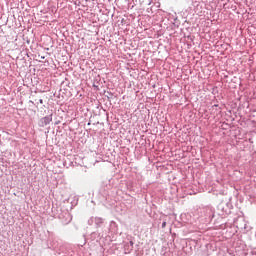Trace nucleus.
<instances>
[{
  "label": "nucleus",
  "mask_w": 256,
  "mask_h": 256,
  "mask_svg": "<svg viewBox=\"0 0 256 256\" xmlns=\"http://www.w3.org/2000/svg\"><path fill=\"white\" fill-rule=\"evenodd\" d=\"M53 121V116H45L40 119L39 121V127H46V125H49Z\"/></svg>",
  "instance_id": "nucleus-1"
},
{
  "label": "nucleus",
  "mask_w": 256,
  "mask_h": 256,
  "mask_svg": "<svg viewBox=\"0 0 256 256\" xmlns=\"http://www.w3.org/2000/svg\"><path fill=\"white\" fill-rule=\"evenodd\" d=\"M165 225H167V223H166V222H163L162 227H165Z\"/></svg>",
  "instance_id": "nucleus-2"
}]
</instances>
